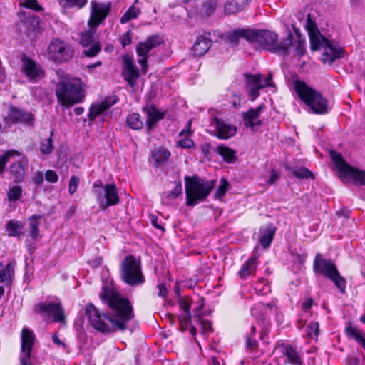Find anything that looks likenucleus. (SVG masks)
I'll return each mask as SVG.
<instances>
[{
	"label": "nucleus",
	"mask_w": 365,
	"mask_h": 365,
	"mask_svg": "<svg viewBox=\"0 0 365 365\" xmlns=\"http://www.w3.org/2000/svg\"><path fill=\"white\" fill-rule=\"evenodd\" d=\"M313 272L315 274L326 277L333 282L341 292H344L346 280L341 276L336 265L331 259L324 258L321 253H317L313 262Z\"/></svg>",
	"instance_id": "nucleus-7"
},
{
	"label": "nucleus",
	"mask_w": 365,
	"mask_h": 365,
	"mask_svg": "<svg viewBox=\"0 0 365 365\" xmlns=\"http://www.w3.org/2000/svg\"><path fill=\"white\" fill-rule=\"evenodd\" d=\"M256 268L257 259L250 258L242 265L238 272V274L241 279H245L252 274V273L256 270Z\"/></svg>",
	"instance_id": "nucleus-32"
},
{
	"label": "nucleus",
	"mask_w": 365,
	"mask_h": 365,
	"mask_svg": "<svg viewBox=\"0 0 365 365\" xmlns=\"http://www.w3.org/2000/svg\"><path fill=\"white\" fill-rule=\"evenodd\" d=\"M212 43L211 38L206 36H200L192 46L194 55L202 56L205 55L210 48Z\"/></svg>",
	"instance_id": "nucleus-24"
},
{
	"label": "nucleus",
	"mask_w": 365,
	"mask_h": 365,
	"mask_svg": "<svg viewBox=\"0 0 365 365\" xmlns=\"http://www.w3.org/2000/svg\"><path fill=\"white\" fill-rule=\"evenodd\" d=\"M24 228L23 223L16 220H9L6 225V230L8 232L9 236L16 237L19 239L25 235V232L23 231Z\"/></svg>",
	"instance_id": "nucleus-27"
},
{
	"label": "nucleus",
	"mask_w": 365,
	"mask_h": 365,
	"mask_svg": "<svg viewBox=\"0 0 365 365\" xmlns=\"http://www.w3.org/2000/svg\"><path fill=\"white\" fill-rule=\"evenodd\" d=\"M264 108V105L261 104L256 108H250L245 113H242L244 125L247 128L254 129L262 125V120L259 117Z\"/></svg>",
	"instance_id": "nucleus-18"
},
{
	"label": "nucleus",
	"mask_w": 365,
	"mask_h": 365,
	"mask_svg": "<svg viewBox=\"0 0 365 365\" xmlns=\"http://www.w3.org/2000/svg\"><path fill=\"white\" fill-rule=\"evenodd\" d=\"M170 152L165 148L160 147L154 149L151 152L150 162H153V165L159 167L165 163L170 158Z\"/></svg>",
	"instance_id": "nucleus-25"
},
{
	"label": "nucleus",
	"mask_w": 365,
	"mask_h": 365,
	"mask_svg": "<svg viewBox=\"0 0 365 365\" xmlns=\"http://www.w3.org/2000/svg\"><path fill=\"white\" fill-rule=\"evenodd\" d=\"M118 101V97L116 96H111L106 97L101 104L103 106V107L106 106V110L113 105L116 103Z\"/></svg>",
	"instance_id": "nucleus-52"
},
{
	"label": "nucleus",
	"mask_w": 365,
	"mask_h": 365,
	"mask_svg": "<svg viewBox=\"0 0 365 365\" xmlns=\"http://www.w3.org/2000/svg\"><path fill=\"white\" fill-rule=\"evenodd\" d=\"M79 178L76 175H72L69 180L68 192L70 195L74 194L78 188L79 184Z\"/></svg>",
	"instance_id": "nucleus-49"
},
{
	"label": "nucleus",
	"mask_w": 365,
	"mask_h": 365,
	"mask_svg": "<svg viewBox=\"0 0 365 365\" xmlns=\"http://www.w3.org/2000/svg\"><path fill=\"white\" fill-rule=\"evenodd\" d=\"M24 5L25 7L33 9L36 11L43 10V8L38 4L37 0H25Z\"/></svg>",
	"instance_id": "nucleus-51"
},
{
	"label": "nucleus",
	"mask_w": 365,
	"mask_h": 365,
	"mask_svg": "<svg viewBox=\"0 0 365 365\" xmlns=\"http://www.w3.org/2000/svg\"><path fill=\"white\" fill-rule=\"evenodd\" d=\"M9 118L14 123H21L31 125L34 120L32 114L15 106L10 107Z\"/></svg>",
	"instance_id": "nucleus-20"
},
{
	"label": "nucleus",
	"mask_w": 365,
	"mask_h": 365,
	"mask_svg": "<svg viewBox=\"0 0 365 365\" xmlns=\"http://www.w3.org/2000/svg\"><path fill=\"white\" fill-rule=\"evenodd\" d=\"M313 304V300L312 298H307L306 299L303 304H302V308L304 311L309 310Z\"/></svg>",
	"instance_id": "nucleus-64"
},
{
	"label": "nucleus",
	"mask_w": 365,
	"mask_h": 365,
	"mask_svg": "<svg viewBox=\"0 0 365 365\" xmlns=\"http://www.w3.org/2000/svg\"><path fill=\"white\" fill-rule=\"evenodd\" d=\"M140 13V11L138 8L135 6L130 7L127 11L121 16L120 23L125 24L131 19H136Z\"/></svg>",
	"instance_id": "nucleus-39"
},
{
	"label": "nucleus",
	"mask_w": 365,
	"mask_h": 365,
	"mask_svg": "<svg viewBox=\"0 0 365 365\" xmlns=\"http://www.w3.org/2000/svg\"><path fill=\"white\" fill-rule=\"evenodd\" d=\"M229 182L224 178L220 179V185L215 193V197L221 200L228 190Z\"/></svg>",
	"instance_id": "nucleus-42"
},
{
	"label": "nucleus",
	"mask_w": 365,
	"mask_h": 365,
	"mask_svg": "<svg viewBox=\"0 0 365 365\" xmlns=\"http://www.w3.org/2000/svg\"><path fill=\"white\" fill-rule=\"evenodd\" d=\"M131 31L129 30L127 32H125L122 38H121V43L123 48H125L126 46H128L132 42V38L130 36Z\"/></svg>",
	"instance_id": "nucleus-56"
},
{
	"label": "nucleus",
	"mask_w": 365,
	"mask_h": 365,
	"mask_svg": "<svg viewBox=\"0 0 365 365\" xmlns=\"http://www.w3.org/2000/svg\"><path fill=\"white\" fill-rule=\"evenodd\" d=\"M31 355L27 356L26 354H21L19 357L21 362L20 365H32L31 362Z\"/></svg>",
	"instance_id": "nucleus-60"
},
{
	"label": "nucleus",
	"mask_w": 365,
	"mask_h": 365,
	"mask_svg": "<svg viewBox=\"0 0 365 365\" xmlns=\"http://www.w3.org/2000/svg\"><path fill=\"white\" fill-rule=\"evenodd\" d=\"M296 31L297 38L289 32L287 37L278 42V36L276 33L269 30H259L250 29V43L259 46L261 48L267 50L273 53H279L284 56L289 55L290 47H294L296 54L301 57L306 52L305 38Z\"/></svg>",
	"instance_id": "nucleus-2"
},
{
	"label": "nucleus",
	"mask_w": 365,
	"mask_h": 365,
	"mask_svg": "<svg viewBox=\"0 0 365 365\" xmlns=\"http://www.w3.org/2000/svg\"><path fill=\"white\" fill-rule=\"evenodd\" d=\"M53 131L51 132L50 136L43 139L40 143V151L43 155H49L53 150V142L52 140Z\"/></svg>",
	"instance_id": "nucleus-38"
},
{
	"label": "nucleus",
	"mask_w": 365,
	"mask_h": 365,
	"mask_svg": "<svg viewBox=\"0 0 365 365\" xmlns=\"http://www.w3.org/2000/svg\"><path fill=\"white\" fill-rule=\"evenodd\" d=\"M180 323L182 329L184 331L187 329L188 325L191 323V313L185 314L180 318Z\"/></svg>",
	"instance_id": "nucleus-54"
},
{
	"label": "nucleus",
	"mask_w": 365,
	"mask_h": 365,
	"mask_svg": "<svg viewBox=\"0 0 365 365\" xmlns=\"http://www.w3.org/2000/svg\"><path fill=\"white\" fill-rule=\"evenodd\" d=\"M312 51H317L324 48V61H334L342 57L343 50L335 48L331 41L324 37L320 31L309 34Z\"/></svg>",
	"instance_id": "nucleus-10"
},
{
	"label": "nucleus",
	"mask_w": 365,
	"mask_h": 365,
	"mask_svg": "<svg viewBox=\"0 0 365 365\" xmlns=\"http://www.w3.org/2000/svg\"><path fill=\"white\" fill-rule=\"evenodd\" d=\"M10 171L16 182H21L24 179L25 170L20 162H15L10 165Z\"/></svg>",
	"instance_id": "nucleus-37"
},
{
	"label": "nucleus",
	"mask_w": 365,
	"mask_h": 365,
	"mask_svg": "<svg viewBox=\"0 0 365 365\" xmlns=\"http://www.w3.org/2000/svg\"><path fill=\"white\" fill-rule=\"evenodd\" d=\"M179 145L183 148H191L194 147V142L189 138H185L179 141Z\"/></svg>",
	"instance_id": "nucleus-58"
},
{
	"label": "nucleus",
	"mask_w": 365,
	"mask_h": 365,
	"mask_svg": "<svg viewBox=\"0 0 365 365\" xmlns=\"http://www.w3.org/2000/svg\"><path fill=\"white\" fill-rule=\"evenodd\" d=\"M343 175L351 177L356 185H365V170H361L350 165L349 169H347Z\"/></svg>",
	"instance_id": "nucleus-31"
},
{
	"label": "nucleus",
	"mask_w": 365,
	"mask_h": 365,
	"mask_svg": "<svg viewBox=\"0 0 365 365\" xmlns=\"http://www.w3.org/2000/svg\"><path fill=\"white\" fill-rule=\"evenodd\" d=\"M101 50V46L99 41L95 42L90 46L85 48L83 54L89 58L96 56Z\"/></svg>",
	"instance_id": "nucleus-43"
},
{
	"label": "nucleus",
	"mask_w": 365,
	"mask_h": 365,
	"mask_svg": "<svg viewBox=\"0 0 365 365\" xmlns=\"http://www.w3.org/2000/svg\"><path fill=\"white\" fill-rule=\"evenodd\" d=\"M195 10H188L187 14L190 17L199 16L200 19H204L211 16L215 11L217 6L216 0H206L200 4L196 3Z\"/></svg>",
	"instance_id": "nucleus-17"
},
{
	"label": "nucleus",
	"mask_w": 365,
	"mask_h": 365,
	"mask_svg": "<svg viewBox=\"0 0 365 365\" xmlns=\"http://www.w3.org/2000/svg\"><path fill=\"white\" fill-rule=\"evenodd\" d=\"M14 155H19V153L15 150H10L4 153L0 156V174H3L5 170L6 163L10 158Z\"/></svg>",
	"instance_id": "nucleus-41"
},
{
	"label": "nucleus",
	"mask_w": 365,
	"mask_h": 365,
	"mask_svg": "<svg viewBox=\"0 0 365 365\" xmlns=\"http://www.w3.org/2000/svg\"><path fill=\"white\" fill-rule=\"evenodd\" d=\"M186 205L193 207L207 199L215 185V180H205L197 176L185 178Z\"/></svg>",
	"instance_id": "nucleus-5"
},
{
	"label": "nucleus",
	"mask_w": 365,
	"mask_h": 365,
	"mask_svg": "<svg viewBox=\"0 0 365 365\" xmlns=\"http://www.w3.org/2000/svg\"><path fill=\"white\" fill-rule=\"evenodd\" d=\"M21 60V69L29 80L37 82L43 77L44 71L40 65L25 55L23 56Z\"/></svg>",
	"instance_id": "nucleus-14"
},
{
	"label": "nucleus",
	"mask_w": 365,
	"mask_h": 365,
	"mask_svg": "<svg viewBox=\"0 0 365 365\" xmlns=\"http://www.w3.org/2000/svg\"><path fill=\"white\" fill-rule=\"evenodd\" d=\"M292 173L297 178H310L313 177L312 173L306 168H294Z\"/></svg>",
	"instance_id": "nucleus-44"
},
{
	"label": "nucleus",
	"mask_w": 365,
	"mask_h": 365,
	"mask_svg": "<svg viewBox=\"0 0 365 365\" xmlns=\"http://www.w3.org/2000/svg\"><path fill=\"white\" fill-rule=\"evenodd\" d=\"M294 86L299 98L311 108L314 113L322 115L327 113V101L319 92L302 81H295Z\"/></svg>",
	"instance_id": "nucleus-6"
},
{
	"label": "nucleus",
	"mask_w": 365,
	"mask_h": 365,
	"mask_svg": "<svg viewBox=\"0 0 365 365\" xmlns=\"http://www.w3.org/2000/svg\"><path fill=\"white\" fill-rule=\"evenodd\" d=\"M35 341V335L32 331L24 328L21 336V354L31 355Z\"/></svg>",
	"instance_id": "nucleus-22"
},
{
	"label": "nucleus",
	"mask_w": 365,
	"mask_h": 365,
	"mask_svg": "<svg viewBox=\"0 0 365 365\" xmlns=\"http://www.w3.org/2000/svg\"><path fill=\"white\" fill-rule=\"evenodd\" d=\"M249 3V0H227L225 4V12L234 14L242 10Z\"/></svg>",
	"instance_id": "nucleus-30"
},
{
	"label": "nucleus",
	"mask_w": 365,
	"mask_h": 365,
	"mask_svg": "<svg viewBox=\"0 0 365 365\" xmlns=\"http://www.w3.org/2000/svg\"><path fill=\"white\" fill-rule=\"evenodd\" d=\"M123 67L122 75L131 88H134L140 77L139 71L133 62L132 57L128 55L123 56Z\"/></svg>",
	"instance_id": "nucleus-15"
},
{
	"label": "nucleus",
	"mask_w": 365,
	"mask_h": 365,
	"mask_svg": "<svg viewBox=\"0 0 365 365\" xmlns=\"http://www.w3.org/2000/svg\"><path fill=\"white\" fill-rule=\"evenodd\" d=\"M182 194V186L181 182H178L173 190L165 192V197L168 200H174Z\"/></svg>",
	"instance_id": "nucleus-45"
},
{
	"label": "nucleus",
	"mask_w": 365,
	"mask_h": 365,
	"mask_svg": "<svg viewBox=\"0 0 365 365\" xmlns=\"http://www.w3.org/2000/svg\"><path fill=\"white\" fill-rule=\"evenodd\" d=\"M163 43V38L159 34L148 36L145 41L139 42L136 46V53L139 59L138 63L143 73L147 72L148 53Z\"/></svg>",
	"instance_id": "nucleus-11"
},
{
	"label": "nucleus",
	"mask_w": 365,
	"mask_h": 365,
	"mask_svg": "<svg viewBox=\"0 0 365 365\" xmlns=\"http://www.w3.org/2000/svg\"><path fill=\"white\" fill-rule=\"evenodd\" d=\"M330 156L340 173L344 174L347 169H349L350 165L344 160L340 153L331 150Z\"/></svg>",
	"instance_id": "nucleus-34"
},
{
	"label": "nucleus",
	"mask_w": 365,
	"mask_h": 365,
	"mask_svg": "<svg viewBox=\"0 0 365 365\" xmlns=\"http://www.w3.org/2000/svg\"><path fill=\"white\" fill-rule=\"evenodd\" d=\"M111 10L110 3H103L92 1L91 2L90 16L88 21L89 29L81 34L80 43L84 47H88L98 41H95L93 36L97 28L101 25Z\"/></svg>",
	"instance_id": "nucleus-4"
},
{
	"label": "nucleus",
	"mask_w": 365,
	"mask_h": 365,
	"mask_svg": "<svg viewBox=\"0 0 365 365\" xmlns=\"http://www.w3.org/2000/svg\"><path fill=\"white\" fill-rule=\"evenodd\" d=\"M34 311L39 314H52L54 322L65 323L66 322L64 310L60 303H40L35 306Z\"/></svg>",
	"instance_id": "nucleus-13"
},
{
	"label": "nucleus",
	"mask_w": 365,
	"mask_h": 365,
	"mask_svg": "<svg viewBox=\"0 0 365 365\" xmlns=\"http://www.w3.org/2000/svg\"><path fill=\"white\" fill-rule=\"evenodd\" d=\"M276 232V228L272 225H268L262 232L259 243L264 248L270 246Z\"/></svg>",
	"instance_id": "nucleus-29"
},
{
	"label": "nucleus",
	"mask_w": 365,
	"mask_h": 365,
	"mask_svg": "<svg viewBox=\"0 0 365 365\" xmlns=\"http://www.w3.org/2000/svg\"><path fill=\"white\" fill-rule=\"evenodd\" d=\"M282 349L284 364H289L291 365H304L302 355L296 347L287 344L284 345Z\"/></svg>",
	"instance_id": "nucleus-19"
},
{
	"label": "nucleus",
	"mask_w": 365,
	"mask_h": 365,
	"mask_svg": "<svg viewBox=\"0 0 365 365\" xmlns=\"http://www.w3.org/2000/svg\"><path fill=\"white\" fill-rule=\"evenodd\" d=\"M201 324L204 331L210 332L212 331V324L210 321L201 320Z\"/></svg>",
	"instance_id": "nucleus-62"
},
{
	"label": "nucleus",
	"mask_w": 365,
	"mask_h": 365,
	"mask_svg": "<svg viewBox=\"0 0 365 365\" xmlns=\"http://www.w3.org/2000/svg\"><path fill=\"white\" fill-rule=\"evenodd\" d=\"M143 112L146 114L145 125L148 130H151L155 124L164 118L165 113L160 112L155 106L144 107Z\"/></svg>",
	"instance_id": "nucleus-21"
},
{
	"label": "nucleus",
	"mask_w": 365,
	"mask_h": 365,
	"mask_svg": "<svg viewBox=\"0 0 365 365\" xmlns=\"http://www.w3.org/2000/svg\"><path fill=\"white\" fill-rule=\"evenodd\" d=\"M216 151L227 163H235L236 160L235 152L231 148L222 145L216 148Z\"/></svg>",
	"instance_id": "nucleus-35"
},
{
	"label": "nucleus",
	"mask_w": 365,
	"mask_h": 365,
	"mask_svg": "<svg viewBox=\"0 0 365 365\" xmlns=\"http://www.w3.org/2000/svg\"><path fill=\"white\" fill-rule=\"evenodd\" d=\"M126 123L133 130H140L143 128L144 123L140 114L133 113L129 114L126 118Z\"/></svg>",
	"instance_id": "nucleus-36"
},
{
	"label": "nucleus",
	"mask_w": 365,
	"mask_h": 365,
	"mask_svg": "<svg viewBox=\"0 0 365 365\" xmlns=\"http://www.w3.org/2000/svg\"><path fill=\"white\" fill-rule=\"evenodd\" d=\"M14 276V263L9 262L6 266L0 262V283H11Z\"/></svg>",
	"instance_id": "nucleus-28"
},
{
	"label": "nucleus",
	"mask_w": 365,
	"mask_h": 365,
	"mask_svg": "<svg viewBox=\"0 0 365 365\" xmlns=\"http://www.w3.org/2000/svg\"><path fill=\"white\" fill-rule=\"evenodd\" d=\"M95 195L99 209L102 211H105L108 207L115 205L119 202V196L114 184H106L103 188L96 189Z\"/></svg>",
	"instance_id": "nucleus-12"
},
{
	"label": "nucleus",
	"mask_w": 365,
	"mask_h": 365,
	"mask_svg": "<svg viewBox=\"0 0 365 365\" xmlns=\"http://www.w3.org/2000/svg\"><path fill=\"white\" fill-rule=\"evenodd\" d=\"M307 334L310 338L317 336L319 332V324L317 322H312L308 325Z\"/></svg>",
	"instance_id": "nucleus-50"
},
{
	"label": "nucleus",
	"mask_w": 365,
	"mask_h": 365,
	"mask_svg": "<svg viewBox=\"0 0 365 365\" xmlns=\"http://www.w3.org/2000/svg\"><path fill=\"white\" fill-rule=\"evenodd\" d=\"M106 110V106L103 107L101 103L93 104L90 107L88 118L91 121H93L98 116L101 115Z\"/></svg>",
	"instance_id": "nucleus-40"
},
{
	"label": "nucleus",
	"mask_w": 365,
	"mask_h": 365,
	"mask_svg": "<svg viewBox=\"0 0 365 365\" xmlns=\"http://www.w3.org/2000/svg\"><path fill=\"white\" fill-rule=\"evenodd\" d=\"M244 76L246 79L249 94L252 97V100H255L259 96V91L262 89V86L260 84L261 74L252 75L250 73H245Z\"/></svg>",
	"instance_id": "nucleus-23"
},
{
	"label": "nucleus",
	"mask_w": 365,
	"mask_h": 365,
	"mask_svg": "<svg viewBox=\"0 0 365 365\" xmlns=\"http://www.w3.org/2000/svg\"><path fill=\"white\" fill-rule=\"evenodd\" d=\"M120 277L130 286L141 285L145 282L140 261L133 255L126 256L120 264Z\"/></svg>",
	"instance_id": "nucleus-8"
},
{
	"label": "nucleus",
	"mask_w": 365,
	"mask_h": 365,
	"mask_svg": "<svg viewBox=\"0 0 365 365\" xmlns=\"http://www.w3.org/2000/svg\"><path fill=\"white\" fill-rule=\"evenodd\" d=\"M179 306L185 312V314L191 313L190 312V306H191V299L189 297L180 298L179 299Z\"/></svg>",
	"instance_id": "nucleus-48"
},
{
	"label": "nucleus",
	"mask_w": 365,
	"mask_h": 365,
	"mask_svg": "<svg viewBox=\"0 0 365 365\" xmlns=\"http://www.w3.org/2000/svg\"><path fill=\"white\" fill-rule=\"evenodd\" d=\"M305 28L309 34L319 31L317 24H316L314 19H313L312 18V16L310 14H308L307 15Z\"/></svg>",
	"instance_id": "nucleus-47"
},
{
	"label": "nucleus",
	"mask_w": 365,
	"mask_h": 365,
	"mask_svg": "<svg viewBox=\"0 0 365 365\" xmlns=\"http://www.w3.org/2000/svg\"><path fill=\"white\" fill-rule=\"evenodd\" d=\"M149 218L153 226L157 229L161 230L162 231H165L164 227L158 223V217L156 215H150Z\"/></svg>",
	"instance_id": "nucleus-59"
},
{
	"label": "nucleus",
	"mask_w": 365,
	"mask_h": 365,
	"mask_svg": "<svg viewBox=\"0 0 365 365\" xmlns=\"http://www.w3.org/2000/svg\"><path fill=\"white\" fill-rule=\"evenodd\" d=\"M272 76L271 73H269L268 76L262 78V76L260 77V84L262 86V88L267 87V86H273V83H272Z\"/></svg>",
	"instance_id": "nucleus-57"
},
{
	"label": "nucleus",
	"mask_w": 365,
	"mask_h": 365,
	"mask_svg": "<svg viewBox=\"0 0 365 365\" xmlns=\"http://www.w3.org/2000/svg\"><path fill=\"white\" fill-rule=\"evenodd\" d=\"M279 175L278 173L272 170V175L269 177V178L267 180V182L270 185H273L279 179Z\"/></svg>",
	"instance_id": "nucleus-63"
},
{
	"label": "nucleus",
	"mask_w": 365,
	"mask_h": 365,
	"mask_svg": "<svg viewBox=\"0 0 365 365\" xmlns=\"http://www.w3.org/2000/svg\"><path fill=\"white\" fill-rule=\"evenodd\" d=\"M250 29H237L227 35V38L233 45H237L240 38H243L250 43Z\"/></svg>",
	"instance_id": "nucleus-26"
},
{
	"label": "nucleus",
	"mask_w": 365,
	"mask_h": 365,
	"mask_svg": "<svg viewBox=\"0 0 365 365\" xmlns=\"http://www.w3.org/2000/svg\"><path fill=\"white\" fill-rule=\"evenodd\" d=\"M41 218L42 215H33L32 216L28 218V221L29 223V235L33 240H36L39 235V220Z\"/></svg>",
	"instance_id": "nucleus-33"
},
{
	"label": "nucleus",
	"mask_w": 365,
	"mask_h": 365,
	"mask_svg": "<svg viewBox=\"0 0 365 365\" xmlns=\"http://www.w3.org/2000/svg\"><path fill=\"white\" fill-rule=\"evenodd\" d=\"M55 93L58 102L66 108L83 102L85 97L82 81L78 78L61 79L56 85Z\"/></svg>",
	"instance_id": "nucleus-3"
},
{
	"label": "nucleus",
	"mask_w": 365,
	"mask_h": 365,
	"mask_svg": "<svg viewBox=\"0 0 365 365\" xmlns=\"http://www.w3.org/2000/svg\"><path fill=\"white\" fill-rule=\"evenodd\" d=\"M75 50L69 43L56 38H53L47 48V54L56 63L69 62L74 56Z\"/></svg>",
	"instance_id": "nucleus-9"
},
{
	"label": "nucleus",
	"mask_w": 365,
	"mask_h": 365,
	"mask_svg": "<svg viewBox=\"0 0 365 365\" xmlns=\"http://www.w3.org/2000/svg\"><path fill=\"white\" fill-rule=\"evenodd\" d=\"M216 131V136L221 140H228L237 133V127L228 123L217 117H215L211 123Z\"/></svg>",
	"instance_id": "nucleus-16"
},
{
	"label": "nucleus",
	"mask_w": 365,
	"mask_h": 365,
	"mask_svg": "<svg viewBox=\"0 0 365 365\" xmlns=\"http://www.w3.org/2000/svg\"><path fill=\"white\" fill-rule=\"evenodd\" d=\"M246 345H247V347L250 349H255L257 345V342L255 339H252L251 337V336H247V341H246Z\"/></svg>",
	"instance_id": "nucleus-61"
},
{
	"label": "nucleus",
	"mask_w": 365,
	"mask_h": 365,
	"mask_svg": "<svg viewBox=\"0 0 365 365\" xmlns=\"http://www.w3.org/2000/svg\"><path fill=\"white\" fill-rule=\"evenodd\" d=\"M21 187L19 185H14L9 189L8 192V199L10 201H16L21 197Z\"/></svg>",
	"instance_id": "nucleus-46"
},
{
	"label": "nucleus",
	"mask_w": 365,
	"mask_h": 365,
	"mask_svg": "<svg viewBox=\"0 0 365 365\" xmlns=\"http://www.w3.org/2000/svg\"><path fill=\"white\" fill-rule=\"evenodd\" d=\"M230 103L232 105V106L235 108H238L241 106V97L238 93H232L230 100Z\"/></svg>",
	"instance_id": "nucleus-55"
},
{
	"label": "nucleus",
	"mask_w": 365,
	"mask_h": 365,
	"mask_svg": "<svg viewBox=\"0 0 365 365\" xmlns=\"http://www.w3.org/2000/svg\"><path fill=\"white\" fill-rule=\"evenodd\" d=\"M101 299L106 303L110 312L106 314L93 304L86 307V314L91 325L103 333H110L116 329L123 331L128 329V323L135 315L130 302L112 289L103 287L100 293Z\"/></svg>",
	"instance_id": "nucleus-1"
},
{
	"label": "nucleus",
	"mask_w": 365,
	"mask_h": 365,
	"mask_svg": "<svg viewBox=\"0 0 365 365\" xmlns=\"http://www.w3.org/2000/svg\"><path fill=\"white\" fill-rule=\"evenodd\" d=\"M45 179L46 181L55 183L58 180V176L56 173L53 170H48L45 173Z\"/></svg>",
	"instance_id": "nucleus-53"
}]
</instances>
